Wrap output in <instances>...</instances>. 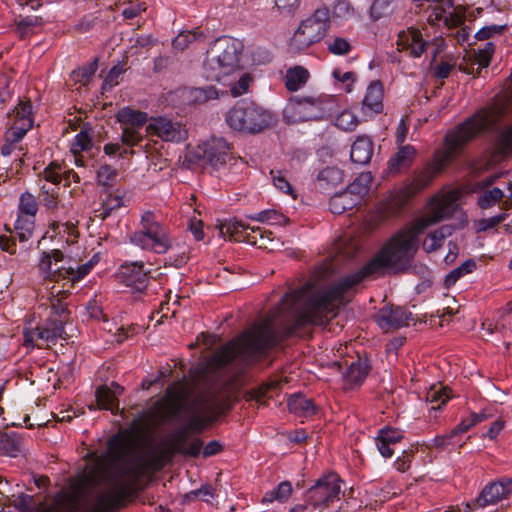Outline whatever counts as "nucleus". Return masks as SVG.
Here are the masks:
<instances>
[{"mask_svg":"<svg viewBox=\"0 0 512 512\" xmlns=\"http://www.w3.org/2000/svg\"><path fill=\"white\" fill-rule=\"evenodd\" d=\"M422 232L418 231L416 223L396 232L360 270L313 293L304 308L295 314L292 324L277 328L273 319L267 317L215 351L210 364L221 369L239 359L246 366L253 365L301 328L325 325L336 316L339 306L344 305V294L348 290L364 280L383 275L387 268L396 271L409 268L418 251V236Z\"/></svg>","mask_w":512,"mask_h":512,"instance_id":"obj_1","label":"nucleus"},{"mask_svg":"<svg viewBox=\"0 0 512 512\" xmlns=\"http://www.w3.org/2000/svg\"><path fill=\"white\" fill-rule=\"evenodd\" d=\"M495 123L494 114L481 109L449 130L444 138V147L437 150L434 161L425 166L403 187L395 190L381 203L379 211L384 218L396 217L402 213L410 199L428 187L433 179L457 157L465 147Z\"/></svg>","mask_w":512,"mask_h":512,"instance_id":"obj_2","label":"nucleus"},{"mask_svg":"<svg viewBox=\"0 0 512 512\" xmlns=\"http://www.w3.org/2000/svg\"><path fill=\"white\" fill-rule=\"evenodd\" d=\"M107 446L111 453L112 463L106 472V481L111 485V488L96 496L93 507L89 512H110L118 509L122 502L131 495L132 487L140 476L147 470H161L181 451L169 440H166L162 443L160 449L151 452L142 463L132 465L126 459L128 451L126 435H113L109 438Z\"/></svg>","mask_w":512,"mask_h":512,"instance_id":"obj_3","label":"nucleus"},{"mask_svg":"<svg viewBox=\"0 0 512 512\" xmlns=\"http://www.w3.org/2000/svg\"><path fill=\"white\" fill-rule=\"evenodd\" d=\"M243 44L232 37H221L214 41L206 52L203 64L204 76L211 81H226L242 70Z\"/></svg>","mask_w":512,"mask_h":512,"instance_id":"obj_4","label":"nucleus"},{"mask_svg":"<svg viewBox=\"0 0 512 512\" xmlns=\"http://www.w3.org/2000/svg\"><path fill=\"white\" fill-rule=\"evenodd\" d=\"M59 294L62 296L56 295L50 298V313L47 319L35 329L24 332L25 345L44 348L54 345L58 339H66L64 326L69 320L70 312L67 304L63 302V297L67 295L66 291Z\"/></svg>","mask_w":512,"mask_h":512,"instance_id":"obj_5","label":"nucleus"},{"mask_svg":"<svg viewBox=\"0 0 512 512\" xmlns=\"http://www.w3.org/2000/svg\"><path fill=\"white\" fill-rule=\"evenodd\" d=\"M228 126L238 132L257 134L273 124V116L253 101L240 100L226 114Z\"/></svg>","mask_w":512,"mask_h":512,"instance_id":"obj_6","label":"nucleus"},{"mask_svg":"<svg viewBox=\"0 0 512 512\" xmlns=\"http://www.w3.org/2000/svg\"><path fill=\"white\" fill-rule=\"evenodd\" d=\"M129 240L141 249L157 254H165L172 247L169 228L152 211L141 215L140 229L132 232Z\"/></svg>","mask_w":512,"mask_h":512,"instance_id":"obj_7","label":"nucleus"},{"mask_svg":"<svg viewBox=\"0 0 512 512\" xmlns=\"http://www.w3.org/2000/svg\"><path fill=\"white\" fill-rule=\"evenodd\" d=\"M204 403V393L196 395L189 400L184 387L176 383L166 390L165 398L157 401L147 417H157L161 420H167L171 417L179 416L182 412H188L189 409L197 408Z\"/></svg>","mask_w":512,"mask_h":512,"instance_id":"obj_8","label":"nucleus"},{"mask_svg":"<svg viewBox=\"0 0 512 512\" xmlns=\"http://www.w3.org/2000/svg\"><path fill=\"white\" fill-rule=\"evenodd\" d=\"M329 25L328 8H317L310 17L301 22L291 39V46L300 51L321 41L328 31Z\"/></svg>","mask_w":512,"mask_h":512,"instance_id":"obj_9","label":"nucleus"},{"mask_svg":"<svg viewBox=\"0 0 512 512\" xmlns=\"http://www.w3.org/2000/svg\"><path fill=\"white\" fill-rule=\"evenodd\" d=\"M220 233L229 235L234 241H245L259 248H267L274 240L273 233L261 227H251L242 220H229L220 225Z\"/></svg>","mask_w":512,"mask_h":512,"instance_id":"obj_10","label":"nucleus"},{"mask_svg":"<svg viewBox=\"0 0 512 512\" xmlns=\"http://www.w3.org/2000/svg\"><path fill=\"white\" fill-rule=\"evenodd\" d=\"M116 120L121 125V141L124 145L134 147L143 141L140 130L148 121L146 112L126 106L118 110Z\"/></svg>","mask_w":512,"mask_h":512,"instance_id":"obj_11","label":"nucleus"},{"mask_svg":"<svg viewBox=\"0 0 512 512\" xmlns=\"http://www.w3.org/2000/svg\"><path fill=\"white\" fill-rule=\"evenodd\" d=\"M341 492V479L330 472L320 477L307 491V502L313 507H329L331 503L339 499Z\"/></svg>","mask_w":512,"mask_h":512,"instance_id":"obj_12","label":"nucleus"},{"mask_svg":"<svg viewBox=\"0 0 512 512\" xmlns=\"http://www.w3.org/2000/svg\"><path fill=\"white\" fill-rule=\"evenodd\" d=\"M193 156L213 168H219L232 159L231 145L224 138L212 137L198 145Z\"/></svg>","mask_w":512,"mask_h":512,"instance_id":"obj_13","label":"nucleus"},{"mask_svg":"<svg viewBox=\"0 0 512 512\" xmlns=\"http://www.w3.org/2000/svg\"><path fill=\"white\" fill-rule=\"evenodd\" d=\"M187 413L191 417L185 426L190 432L201 433L223 413V404L214 396L204 394L203 405L189 409Z\"/></svg>","mask_w":512,"mask_h":512,"instance_id":"obj_14","label":"nucleus"},{"mask_svg":"<svg viewBox=\"0 0 512 512\" xmlns=\"http://www.w3.org/2000/svg\"><path fill=\"white\" fill-rule=\"evenodd\" d=\"M512 493V480L502 478L486 485L479 496L467 502L462 512H472L477 508L497 504L502 499L507 498Z\"/></svg>","mask_w":512,"mask_h":512,"instance_id":"obj_15","label":"nucleus"},{"mask_svg":"<svg viewBox=\"0 0 512 512\" xmlns=\"http://www.w3.org/2000/svg\"><path fill=\"white\" fill-rule=\"evenodd\" d=\"M459 196L458 191L452 190L435 200L429 215L415 222L418 225V231H424L429 226L451 217L459 208L457 203Z\"/></svg>","mask_w":512,"mask_h":512,"instance_id":"obj_16","label":"nucleus"},{"mask_svg":"<svg viewBox=\"0 0 512 512\" xmlns=\"http://www.w3.org/2000/svg\"><path fill=\"white\" fill-rule=\"evenodd\" d=\"M149 135L157 136L165 142H181L187 138L188 132L183 124L164 116L151 118L146 126Z\"/></svg>","mask_w":512,"mask_h":512,"instance_id":"obj_17","label":"nucleus"},{"mask_svg":"<svg viewBox=\"0 0 512 512\" xmlns=\"http://www.w3.org/2000/svg\"><path fill=\"white\" fill-rule=\"evenodd\" d=\"M288 107L293 116L301 121L321 119L325 114L321 96H294L289 99Z\"/></svg>","mask_w":512,"mask_h":512,"instance_id":"obj_18","label":"nucleus"},{"mask_svg":"<svg viewBox=\"0 0 512 512\" xmlns=\"http://www.w3.org/2000/svg\"><path fill=\"white\" fill-rule=\"evenodd\" d=\"M116 277L126 287L134 292H143L148 285V275L144 271V264L141 261L124 263L117 272Z\"/></svg>","mask_w":512,"mask_h":512,"instance_id":"obj_19","label":"nucleus"},{"mask_svg":"<svg viewBox=\"0 0 512 512\" xmlns=\"http://www.w3.org/2000/svg\"><path fill=\"white\" fill-rule=\"evenodd\" d=\"M430 42L423 38L420 29L409 27L398 34L397 46L400 51H409V55L419 58L427 50Z\"/></svg>","mask_w":512,"mask_h":512,"instance_id":"obj_20","label":"nucleus"},{"mask_svg":"<svg viewBox=\"0 0 512 512\" xmlns=\"http://www.w3.org/2000/svg\"><path fill=\"white\" fill-rule=\"evenodd\" d=\"M411 316L402 307L384 306L375 315V320L381 329L388 331L408 325Z\"/></svg>","mask_w":512,"mask_h":512,"instance_id":"obj_21","label":"nucleus"},{"mask_svg":"<svg viewBox=\"0 0 512 512\" xmlns=\"http://www.w3.org/2000/svg\"><path fill=\"white\" fill-rule=\"evenodd\" d=\"M64 254L59 249H53L50 252L43 251L39 260L38 268L45 279L59 282L65 280L66 270L64 266H57L58 262L63 261Z\"/></svg>","mask_w":512,"mask_h":512,"instance_id":"obj_22","label":"nucleus"},{"mask_svg":"<svg viewBox=\"0 0 512 512\" xmlns=\"http://www.w3.org/2000/svg\"><path fill=\"white\" fill-rule=\"evenodd\" d=\"M384 87L380 80L372 81L367 87L361 110L366 115L379 114L383 111Z\"/></svg>","mask_w":512,"mask_h":512,"instance_id":"obj_23","label":"nucleus"},{"mask_svg":"<svg viewBox=\"0 0 512 512\" xmlns=\"http://www.w3.org/2000/svg\"><path fill=\"white\" fill-rule=\"evenodd\" d=\"M373 150L372 140L367 136H359L351 146V161L359 165H366L372 158Z\"/></svg>","mask_w":512,"mask_h":512,"instance_id":"obj_24","label":"nucleus"},{"mask_svg":"<svg viewBox=\"0 0 512 512\" xmlns=\"http://www.w3.org/2000/svg\"><path fill=\"white\" fill-rule=\"evenodd\" d=\"M416 150L411 145H404L390 158L388 169L392 174H398L408 169L414 161Z\"/></svg>","mask_w":512,"mask_h":512,"instance_id":"obj_25","label":"nucleus"},{"mask_svg":"<svg viewBox=\"0 0 512 512\" xmlns=\"http://www.w3.org/2000/svg\"><path fill=\"white\" fill-rule=\"evenodd\" d=\"M14 506L20 512H57L54 505H48L44 502H36L34 497L22 493L14 500ZM93 507V503L85 509L84 512H89Z\"/></svg>","mask_w":512,"mask_h":512,"instance_id":"obj_26","label":"nucleus"},{"mask_svg":"<svg viewBox=\"0 0 512 512\" xmlns=\"http://www.w3.org/2000/svg\"><path fill=\"white\" fill-rule=\"evenodd\" d=\"M288 409L298 417H310L316 413V406L311 399L301 394H294L287 401Z\"/></svg>","mask_w":512,"mask_h":512,"instance_id":"obj_27","label":"nucleus"},{"mask_svg":"<svg viewBox=\"0 0 512 512\" xmlns=\"http://www.w3.org/2000/svg\"><path fill=\"white\" fill-rule=\"evenodd\" d=\"M343 171L335 166H328L322 169L317 175V183L321 190L329 191L342 183Z\"/></svg>","mask_w":512,"mask_h":512,"instance_id":"obj_28","label":"nucleus"},{"mask_svg":"<svg viewBox=\"0 0 512 512\" xmlns=\"http://www.w3.org/2000/svg\"><path fill=\"white\" fill-rule=\"evenodd\" d=\"M360 201L358 196H354L347 189L334 194L329 201L330 210L333 214L340 215L346 210L355 207Z\"/></svg>","mask_w":512,"mask_h":512,"instance_id":"obj_29","label":"nucleus"},{"mask_svg":"<svg viewBox=\"0 0 512 512\" xmlns=\"http://www.w3.org/2000/svg\"><path fill=\"white\" fill-rule=\"evenodd\" d=\"M14 32L20 40H26L36 34V28L42 25V18L39 16L19 17L14 21Z\"/></svg>","mask_w":512,"mask_h":512,"instance_id":"obj_30","label":"nucleus"},{"mask_svg":"<svg viewBox=\"0 0 512 512\" xmlns=\"http://www.w3.org/2000/svg\"><path fill=\"white\" fill-rule=\"evenodd\" d=\"M309 77L310 73L306 68L294 66L286 71L285 86L288 91H298L307 83Z\"/></svg>","mask_w":512,"mask_h":512,"instance_id":"obj_31","label":"nucleus"},{"mask_svg":"<svg viewBox=\"0 0 512 512\" xmlns=\"http://www.w3.org/2000/svg\"><path fill=\"white\" fill-rule=\"evenodd\" d=\"M14 115V123L13 125H18V128H25L26 131H29L33 126V116H32V104L30 100L22 101L20 100L18 105L13 110Z\"/></svg>","mask_w":512,"mask_h":512,"instance_id":"obj_32","label":"nucleus"},{"mask_svg":"<svg viewBox=\"0 0 512 512\" xmlns=\"http://www.w3.org/2000/svg\"><path fill=\"white\" fill-rule=\"evenodd\" d=\"M494 51V43L491 41L486 42L484 44V47L478 48L477 52L474 53V62L472 63V65L478 64V69L488 67L490 65ZM459 69L468 74L473 73V66H471V68H468L464 67L463 65H460Z\"/></svg>","mask_w":512,"mask_h":512,"instance_id":"obj_33","label":"nucleus"},{"mask_svg":"<svg viewBox=\"0 0 512 512\" xmlns=\"http://www.w3.org/2000/svg\"><path fill=\"white\" fill-rule=\"evenodd\" d=\"M95 396L97 404L101 409L110 410L112 413H116L119 409V400L116 397V393L108 386L102 385L98 387Z\"/></svg>","mask_w":512,"mask_h":512,"instance_id":"obj_34","label":"nucleus"},{"mask_svg":"<svg viewBox=\"0 0 512 512\" xmlns=\"http://www.w3.org/2000/svg\"><path fill=\"white\" fill-rule=\"evenodd\" d=\"M27 132L25 128H18V125H12L4 135V144L1 147V154L3 156L11 155L17 143L23 139Z\"/></svg>","mask_w":512,"mask_h":512,"instance_id":"obj_35","label":"nucleus"},{"mask_svg":"<svg viewBox=\"0 0 512 512\" xmlns=\"http://www.w3.org/2000/svg\"><path fill=\"white\" fill-rule=\"evenodd\" d=\"M35 228V217L18 214L14 229L16 237L20 242L28 241Z\"/></svg>","mask_w":512,"mask_h":512,"instance_id":"obj_36","label":"nucleus"},{"mask_svg":"<svg viewBox=\"0 0 512 512\" xmlns=\"http://www.w3.org/2000/svg\"><path fill=\"white\" fill-rule=\"evenodd\" d=\"M369 372V366L366 362L358 359L353 361L344 373L346 381L351 385H358L364 381Z\"/></svg>","mask_w":512,"mask_h":512,"instance_id":"obj_37","label":"nucleus"},{"mask_svg":"<svg viewBox=\"0 0 512 512\" xmlns=\"http://www.w3.org/2000/svg\"><path fill=\"white\" fill-rule=\"evenodd\" d=\"M292 492L293 488L291 482L283 481L279 483L276 488L264 494L262 503H272L273 501L284 503L288 501Z\"/></svg>","mask_w":512,"mask_h":512,"instance_id":"obj_38","label":"nucleus"},{"mask_svg":"<svg viewBox=\"0 0 512 512\" xmlns=\"http://www.w3.org/2000/svg\"><path fill=\"white\" fill-rule=\"evenodd\" d=\"M21 450V440L14 433L0 434V454L15 457Z\"/></svg>","mask_w":512,"mask_h":512,"instance_id":"obj_39","label":"nucleus"},{"mask_svg":"<svg viewBox=\"0 0 512 512\" xmlns=\"http://www.w3.org/2000/svg\"><path fill=\"white\" fill-rule=\"evenodd\" d=\"M476 269V262L473 259H468L459 267L450 271L445 277V285L450 287L454 285L462 276L472 273Z\"/></svg>","mask_w":512,"mask_h":512,"instance_id":"obj_40","label":"nucleus"},{"mask_svg":"<svg viewBox=\"0 0 512 512\" xmlns=\"http://www.w3.org/2000/svg\"><path fill=\"white\" fill-rule=\"evenodd\" d=\"M371 183V173H361L346 189L354 196H358L360 201L361 197L368 192Z\"/></svg>","mask_w":512,"mask_h":512,"instance_id":"obj_41","label":"nucleus"},{"mask_svg":"<svg viewBox=\"0 0 512 512\" xmlns=\"http://www.w3.org/2000/svg\"><path fill=\"white\" fill-rule=\"evenodd\" d=\"M495 149L497 154L508 156L512 154V124L506 127L496 138Z\"/></svg>","mask_w":512,"mask_h":512,"instance_id":"obj_42","label":"nucleus"},{"mask_svg":"<svg viewBox=\"0 0 512 512\" xmlns=\"http://www.w3.org/2000/svg\"><path fill=\"white\" fill-rule=\"evenodd\" d=\"M308 291V286L286 293L282 298L281 310L293 311L304 299Z\"/></svg>","mask_w":512,"mask_h":512,"instance_id":"obj_43","label":"nucleus"},{"mask_svg":"<svg viewBox=\"0 0 512 512\" xmlns=\"http://www.w3.org/2000/svg\"><path fill=\"white\" fill-rule=\"evenodd\" d=\"M38 212V202L34 195L26 191L20 195L18 214L35 217Z\"/></svg>","mask_w":512,"mask_h":512,"instance_id":"obj_44","label":"nucleus"},{"mask_svg":"<svg viewBox=\"0 0 512 512\" xmlns=\"http://www.w3.org/2000/svg\"><path fill=\"white\" fill-rule=\"evenodd\" d=\"M326 44L328 52L333 55L345 56L352 51V45L350 41L343 37H331Z\"/></svg>","mask_w":512,"mask_h":512,"instance_id":"obj_45","label":"nucleus"},{"mask_svg":"<svg viewBox=\"0 0 512 512\" xmlns=\"http://www.w3.org/2000/svg\"><path fill=\"white\" fill-rule=\"evenodd\" d=\"M250 218L259 222H268L275 225H285L289 221L286 216L274 209L261 211L256 216H251Z\"/></svg>","mask_w":512,"mask_h":512,"instance_id":"obj_46","label":"nucleus"},{"mask_svg":"<svg viewBox=\"0 0 512 512\" xmlns=\"http://www.w3.org/2000/svg\"><path fill=\"white\" fill-rule=\"evenodd\" d=\"M504 193L500 188H493L491 190L485 191L482 195L478 197L477 204L482 209H488L493 207L496 203L500 202L503 198Z\"/></svg>","mask_w":512,"mask_h":512,"instance_id":"obj_47","label":"nucleus"},{"mask_svg":"<svg viewBox=\"0 0 512 512\" xmlns=\"http://www.w3.org/2000/svg\"><path fill=\"white\" fill-rule=\"evenodd\" d=\"M92 147V137L88 130L82 129L74 138L71 151L74 155L88 151Z\"/></svg>","mask_w":512,"mask_h":512,"instance_id":"obj_48","label":"nucleus"},{"mask_svg":"<svg viewBox=\"0 0 512 512\" xmlns=\"http://www.w3.org/2000/svg\"><path fill=\"white\" fill-rule=\"evenodd\" d=\"M123 205V198L120 195L109 194L102 204V208L98 210L97 217L105 220L108 218L112 211L119 209Z\"/></svg>","mask_w":512,"mask_h":512,"instance_id":"obj_49","label":"nucleus"},{"mask_svg":"<svg viewBox=\"0 0 512 512\" xmlns=\"http://www.w3.org/2000/svg\"><path fill=\"white\" fill-rule=\"evenodd\" d=\"M97 59H95L93 62L89 63L88 65H85L79 69L73 70L71 73V78L75 82L82 83L83 85L88 84L91 77L95 74L97 70Z\"/></svg>","mask_w":512,"mask_h":512,"instance_id":"obj_50","label":"nucleus"},{"mask_svg":"<svg viewBox=\"0 0 512 512\" xmlns=\"http://www.w3.org/2000/svg\"><path fill=\"white\" fill-rule=\"evenodd\" d=\"M117 170L110 165L104 164L97 170L96 178L97 182L101 186L112 187L116 178Z\"/></svg>","mask_w":512,"mask_h":512,"instance_id":"obj_51","label":"nucleus"},{"mask_svg":"<svg viewBox=\"0 0 512 512\" xmlns=\"http://www.w3.org/2000/svg\"><path fill=\"white\" fill-rule=\"evenodd\" d=\"M358 123V118L349 110L342 111L335 119V125L343 131L355 130Z\"/></svg>","mask_w":512,"mask_h":512,"instance_id":"obj_52","label":"nucleus"},{"mask_svg":"<svg viewBox=\"0 0 512 512\" xmlns=\"http://www.w3.org/2000/svg\"><path fill=\"white\" fill-rule=\"evenodd\" d=\"M270 175H271L274 186L279 191L293 196L294 199L296 198V195H294V190H293L290 182L287 180L286 176L283 174L282 171L271 170Z\"/></svg>","mask_w":512,"mask_h":512,"instance_id":"obj_53","label":"nucleus"},{"mask_svg":"<svg viewBox=\"0 0 512 512\" xmlns=\"http://www.w3.org/2000/svg\"><path fill=\"white\" fill-rule=\"evenodd\" d=\"M91 269L92 263L87 262L79 266L77 269H74L73 267H66V270H64L63 273L65 274V280H68L74 284L84 278L91 271Z\"/></svg>","mask_w":512,"mask_h":512,"instance_id":"obj_54","label":"nucleus"},{"mask_svg":"<svg viewBox=\"0 0 512 512\" xmlns=\"http://www.w3.org/2000/svg\"><path fill=\"white\" fill-rule=\"evenodd\" d=\"M62 165L57 162H51L43 171V177L46 181L58 184L63 179Z\"/></svg>","mask_w":512,"mask_h":512,"instance_id":"obj_55","label":"nucleus"},{"mask_svg":"<svg viewBox=\"0 0 512 512\" xmlns=\"http://www.w3.org/2000/svg\"><path fill=\"white\" fill-rule=\"evenodd\" d=\"M251 82L252 77L248 73H243L238 81L234 83L228 82V85L233 96H240L248 91Z\"/></svg>","mask_w":512,"mask_h":512,"instance_id":"obj_56","label":"nucleus"},{"mask_svg":"<svg viewBox=\"0 0 512 512\" xmlns=\"http://www.w3.org/2000/svg\"><path fill=\"white\" fill-rule=\"evenodd\" d=\"M196 40V33L193 31H185L179 33L172 41L173 49L184 51L188 45Z\"/></svg>","mask_w":512,"mask_h":512,"instance_id":"obj_57","label":"nucleus"},{"mask_svg":"<svg viewBox=\"0 0 512 512\" xmlns=\"http://www.w3.org/2000/svg\"><path fill=\"white\" fill-rule=\"evenodd\" d=\"M377 436L381 437L383 441L389 442L390 444H396L400 442L404 437L401 430L392 427L381 428Z\"/></svg>","mask_w":512,"mask_h":512,"instance_id":"obj_58","label":"nucleus"},{"mask_svg":"<svg viewBox=\"0 0 512 512\" xmlns=\"http://www.w3.org/2000/svg\"><path fill=\"white\" fill-rule=\"evenodd\" d=\"M506 30V25H490L481 28L475 35L478 40H488L493 35H500Z\"/></svg>","mask_w":512,"mask_h":512,"instance_id":"obj_59","label":"nucleus"},{"mask_svg":"<svg viewBox=\"0 0 512 512\" xmlns=\"http://www.w3.org/2000/svg\"><path fill=\"white\" fill-rule=\"evenodd\" d=\"M444 240H442L436 231L427 235L423 242V249L428 252H434L442 247Z\"/></svg>","mask_w":512,"mask_h":512,"instance_id":"obj_60","label":"nucleus"},{"mask_svg":"<svg viewBox=\"0 0 512 512\" xmlns=\"http://www.w3.org/2000/svg\"><path fill=\"white\" fill-rule=\"evenodd\" d=\"M41 195V202L48 211H55L58 208V195L54 191L49 192L43 187Z\"/></svg>","mask_w":512,"mask_h":512,"instance_id":"obj_61","label":"nucleus"},{"mask_svg":"<svg viewBox=\"0 0 512 512\" xmlns=\"http://www.w3.org/2000/svg\"><path fill=\"white\" fill-rule=\"evenodd\" d=\"M448 399L449 396L442 389H432L427 393V400L431 403H437V406H433L432 409L440 408L448 401Z\"/></svg>","mask_w":512,"mask_h":512,"instance_id":"obj_62","label":"nucleus"},{"mask_svg":"<svg viewBox=\"0 0 512 512\" xmlns=\"http://www.w3.org/2000/svg\"><path fill=\"white\" fill-rule=\"evenodd\" d=\"M189 429L184 426L178 429L175 433H173L168 439L174 446L182 450V447L185 445V442L188 439Z\"/></svg>","mask_w":512,"mask_h":512,"instance_id":"obj_63","label":"nucleus"},{"mask_svg":"<svg viewBox=\"0 0 512 512\" xmlns=\"http://www.w3.org/2000/svg\"><path fill=\"white\" fill-rule=\"evenodd\" d=\"M202 447H203L202 440L201 439H194L187 446L184 445L182 447V451H180V454L195 458V457L199 456Z\"/></svg>","mask_w":512,"mask_h":512,"instance_id":"obj_64","label":"nucleus"}]
</instances>
